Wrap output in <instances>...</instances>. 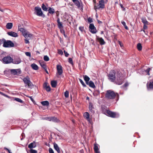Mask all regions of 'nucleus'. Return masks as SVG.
Instances as JSON below:
<instances>
[{
    "mask_svg": "<svg viewBox=\"0 0 153 153\" xmlns=\"http://www.w3.org/2000/svg\"><path fill=\"white\" fill-rule=\"evenodd\" d=\"M105 97L108 100H112L116 97L118 100L119 95L118 93H116L114 91L111 90L106 91L105 95Z\"/></svg>",
    "mask_w": 153,
    "mask_h": 153,
    "instance_id": "obj_1",
    "label": "nucleus"
},
{
    "mask_svg": "<svg viewBox=\"0 0 153 153\" xmlns=\"http://www.w3.org/2000/svg\"><path fill=\"white\" fill-rule=\"evenodd\" d=\"M124 78L122 74L120 71H117L116 79L114 83L118 85H121L123 82Z\"/></svg>",
    "mask_w": 153,
    "mask_h": 153,
    "instance_id": "obj_2",
    "label": "nucleus"
},
{
    "mask_svg": "<svg viewBox=\"0 0 153 153\" xmlns=\"http://www.w3.org/2000/svg\"><path fill=\"white\" fill-rule=\"evenodd\" d=\"M0 43L3 44V47L4 48H11L14 46V44L12 41L9 40H6L3 38L0 39Z\"/></svg>",
    "mask_w": 153,
    "mask_h": 153,
    "instance_id": "obj_3",
    "label": "nucleus"
},
{
    "mask_svg": "<svg viewBox=\"0 0 153 153\" xmlns=\"http://www.w3.org/2000/svg\"><path fill=\"white\" fill-rule=\"evenodd\" d=\"M117 71L114 70H111L110 71L108 75V79L110 81L114 82L116 79Z\"/></svg>",
    "mask_w": 153,
    "mask_h": 153,
    "instance_id": "obj_4",
    "label": "nucleus"
},
{
    "mask_svg": "<svg viewBox=\"0 0 153 153\" xmlns=\"http://www.w3.org/2000/svg\"><path fill=\"white\" fill-rule=\"evenodd\" d=\"M108 2V0H105V1L104 0H100L99 2V5H96V4L94 5V9L96 11H97V9L102 8L103 9L105 8V5L104 3H107Z\"/></svg>",
    "mask_w": 153,
    "mask_h": 153,
    "instance_id": "obj_5",
    "label": "nucleus"
},
{
    "mask_svg": "<svg viewBox=\"0 0 153 153\" xmlns=\"http://www.w3.org/2000/svg\"><path fill=\"white\" fill-rule=\"evenodd\" d=\"M35 13L38 16H42L44 17L45 16L43 14L41 8L38 7H36L34 9Z\"/></svg>",
    "mask_w": 153,
    "mask_h": 153,
    "instance_id": "obj_6",
    "label": "nucleus"
},
{
    "mask_svg": "<svg viewBox=\"0 0 153 153\" xmlns=\"http://www.w3.org/2000/svg\"><path fill=\"white\" fill-rule=\"evenodd\" d=\"M73 2L77 7V8L82 11L83 10V5L81 2H80L78 0H72Z\"/></svg>",
    "mask_w": 153,
    "mask_h": 153,
    "instance_id": "obj_7",
    "label": "nucleus"
},
{
    "mask_svg": "<svg viewBox=\"0 0 153 153\" xmlns=\"http://www.w3.org/2000/svg\"><path fill=\"white\" fill-rule=\"evenodd\" d=\"M106 113L108 116L112 118H117L119 117V115L116 112H112L109 110H107Z\"/></svg>",
    "mask_w": 153,
    "mask_h": 153,
    "instance_id": "obj_8",
    "label": "nucleus"
},
{
    "mask_svg": "<svg viewBox=\"0 0 153 153\" xmlns=\"http://www.w3.org/2000/svg\"><path fill=\"white\" fill-rule=\"evenodd\" d=\"M13 59L10 56H6L4 57L2 59L3 63L5 64L10 63L12 62Z\"/></svg>",
    "mask_w": 153,
    "mask_h": 153,
    "instance_id": "obj_9",
    "label": "nucleus"
},
{
    "mask_svg": "<svg viewBox=\"0 0 153 153\" xmlns=\"http://www.w3.org/2000/svg\"><path fill=\"white\" fill-rule=\"evenodd\" d=\"M23 80L25 83L29 87L32 86V83L31 82L28 76H27L26 77L24 78Z\"/></svg>",
    "mask_w": 153,
    "mask_h": 153,
    "instance_id": "obj_10",
    "label": "nucleus"
},
{
    "mask_svg": "<svg viewBox=\"0 0 153 153\" xmlns=\"http://www.w3.org/2000/svg\"><path fill=\"white\" fill-rule=\"evenodd\" d=\"M89 28V30L92 33L94 34L97 33V31L93 24H90Z\"/></svg>",
    "mask_w": 153,
    "mask_h": 153,
    "instance_id": "obj_11",
    "label": "nucleus"
},
{
    "mask_svg": "<svg viewBox=\"0 0 153 153\" xmlns=\"http://www.w3.org/2000/svg\"><path fill=\"white\" fill-rule=\"evenodd\" d=\"M83 116L85 118L89 123H91L92 120L91 118L90 117V115L88 112H85Z\"/></svg>",
    "mask_w": 153,
    "mask_h": 153,
    "instance_id": "obj_12",
    "label": "nucleus"
},
{
    "mask_svg": "<svg viewBox=\"0 0 153 153\" xmlns=\"http://www.w3.org/2000/svg\"><path fill=\"white\" fill-rule=\"evenodd\" d=\"M56 68L58 74L59 75H61L63 73L62 66L60 65H57L56 66Z\"/></svg>",
    "mask_w": 153,
    "mask_h": 153,
    "instance_id": "obj_13",
    "label": "nucleus"
},
{
    "mask_svg": "<svg viewBox=\"0 0 153 153\" xmlns=\"http://www.w3.org/2000/svg\"><path fill=\"white\" fill-rule=\"evenodd\" d=\"M43 88L48 92L50 91L51 88L48 82H45L44 83L43 85Z\"/></svg>",
    "mask_w": 153,
    "mask_h": 153,
    "instance_id": "obj_14",
    "label": "nucleus"
},
{
    "mask_svg": "<svg viewBox=\"0 0 153 153\" xmlns=\"http://www.w3.org/2000/svg\"><path fill=\"white\" fill-rule=\"evenodd\" d=\"M147 89H153V81H150L149 82H148L146 84Z\"/></svg>",
    "mask_w": 153,
    "mask_h": 153,
    "instance_id": "obj_15",
    "label": "nucleus"
},
{
    "mask_svg": "<svg viewBox=\"0 0 153 153\" xmlns=\"http://www.w3.org/2000/svg\"><path fill=\"white\" fill-rule=\"evenodd\" d=\"M97 39L99 42L100 45H104L105 43V42L104 39L101 37H99L97 36Z\"/></svg>",
    "mask_w": 153,
    "mask_h": 153,
    "instance_id": "obj_16",
    "label": "nucleus"
},
{
    "mask_svg": "<svg viewBox=\"0 0 153 153\" xmlns=\"http://www.w3.org/2000/svg\"><path fill=\"white\" fill-rule=\"evenodd\" d=\"M89 109L91 112L92 114L94 113V108L93 104L91 102L89 103Z\"/></svg>",
    "mask_w": 153,
    "mask_h": 153,
    "instance_id": "obj_17",
    "label": "nucleus"
},
{
    "mask_svg": "<svg viewBox=\"0 0 153 153\" xmlns=\"http://www.w3.org/2000/svg\"><path fill=\"white\" fill-rule=\"evenodd\" d=\"M98 144L96 143L95 142L94 143V149L95 153H100V152L99 151V149L98 148Z\"/></svg>",
    "mask_w": 153,
    "mask_h": 153,
    "instance_id": "obj_18",
    "label": "nucleus"
},
{
    "mask_svg": "<svg viewBox=\"0 0 153 153\" xmlns=\"http://www.w3.org/2000/svg\"><path fill=\"white\" fill-rule=\"evenodd\" d=\"M7 34L10 36L16 37L18 36L17 33L13 31H10L7 33Z\"/></svg>",
    "mask_w": 153,
    "mask_h": 153,
    "instance_id": "obj_19",
    "label": "nucleus"
},
{
    "mask_svg": "<svg viewBox=\"0 0 153 153\" xmlns=\"http://www.w3.org/2000/svg\"><path fill=\"white\" fill-rule=\"evenodd\" d=\"M53 147L55 149L57 152L58 153H60L61 151L59 148L57 144L56 143H53Z\"/></svg>",
    "mask_w": 153,
    "mask_h": 153,
    "instance_id": "obj_20",
    "label": "nucleus"
},
{
    "mask_svg": "<svg viewBox=\"0 0 153 153\" xmlns=\"http://www.w3.org/2000/svg\"><path fill=\"white\" fill-rule=\"evenodd\" d=\"M13 63L15 64H19L21 62V60L19 58H15L14 60L12 62Z\"/></svg>",
    "mask_w": 153,
    "mask_h": 153,
    "instance_id": "obj_21",
    "label": "nucleus"
},
{
    "mask_svg": "<svg viewBox=\"0 0 153 153\" xmlns=\"http://www.w3.org/2000/svg\"><path fill=\"white\" fill-rule=\"evenodd\" d=\"M57 22L58 23V27L60 29H61L62 28H63V27L62 25V23L60 22V19L59 17L57 18Z\"/></svg>",
    "mask_w": 153,
    "mask_h": 153,
    "instance_id": "obj_22",
    "label": "nucleus"
},
{
    "mask_svg": "<svg viewBox=\"0 0 153 153\" xmlns=\"http://www.w3.org/2000/svg\"><path fill=\"white\" fill-rule=\"evenodd\" d=\"M89 86V87L93 88H95L96 86L94 84V83L92 81H90L88 82V84H86Z\"/></svg>",
    "mask_w": 153,
    "mask_h": 153,
    "instance_id": "obj_23",
    "label": "nucleus"
},
{
    "mask_svg": "<svg viewBox=\"0 0 153 153\" xmlns=\"http://www.w3.org/2000/svg\"><path fill=\"white\" fill-rule=\"evenodd\" d=\"M83 77L86 84H88V82H89V81L90 79V78L87 75L83 76Z\"/></svg>",
    "mask_w": 153,
    "mask_h": 153,
    "instance_id": "obj_24",
    "label": "nucleus"
},
{
    "mask_svg": "<svg viewBox=\"0 0 153 153\" xmlns=\"http://www.w3.org/2000/svg\"><path fill=\"white\" fill-rule=\"evenodd\" d=\"M18 70V69H11L10 70V72L11 74H13L14 75H17Z\"/></svg>",
    "mask_w": 153,
    "mask_h": 153,
    "instance_id": "obj_25",
    "label": "nucleus"
},
{
    "mask_svg": "<svg viewBox=\"0 0 153 153\" xmlns=\"http://www.w3.org/2000/svg\"><path fill=\"white\" fill-rule=\"evenodd\" d=\"M50 121H52L54 122L58 123L59 122V120L56 117H51L50 120Z\"/></svg>",
    "mask_w": 153,
    "mask_h": 153,
    "instance_id": "obj_26",
    "label": "nucleus"
},
{
    "mask_svg": "<svg viewBox=\"0 0 153 153\" xmlns=\"http://www.w3.org/2000/svg\"><path fill=\"white\" fill-rule=\"evenodd\" d=\"M36 146V145L35 143H30L28 146V147L30 148V149H32L33 148H34Z\"/></svg>",
    "mask_w": 153,
    "mask_h": 153,
    "instance_id": "obj_27",
    "label": "nucleus"
},
{
    "mask_svg": "<svg viewBox=\"0 0 153 153\" xmlns=\"http://www.w3.org/2000/svg\"><path fill=\"white\" fill-rule=\"evenodd\" d=\"M23 35L25 38L28 37H30L32 36V35L30 33H29L27 31L24 33Z\"/></svg>",
    "mask_w": 153,
    "mask_h": 153,
    "instance_id": "obj_28",
    "label": "nucleus"
},
{
    "mask_svg": "<svg viewBox=\"0 0 153 153\" xmlns=\"http://www.w3.org/2000/svg\"><path fill=\"white\" fill-rule=\"evenodd\" d=\"M13 24L12 23H8L6 25V27L8 29H10L12 28Z\"/></svg>",
    "mask_w": 153,
    "mask_h": 153,
    "instance_id": "obj_29",
    "label": "nucleus"
},
{
    "mask_svg": "<svg viewBox=\"0 0 153 153\" xmlns=\"http://www.w3.org/2000/svg\"><path fill=\"white\" fill-rule=\"evenodd\" d=\"M39 62L40 65L44 69H46L47 68L46 65L44 62L40 61Z\"/></svg>",
    "mask_w": 153,
    "mask_h": 153,
    "instance_id": "obj_30",
    "label": "nucleus"
},
{
    "mask_svg": "<svg viewBox=\"0 0 153 153\" xmlns=\"http://www.w3.org/2000/svg\"><path fill=\"white\" fill-rule=\"evenodd\" d=\"M142 22L143 23L144 25H149V23L147 21L146 19L145 18H142L141 19Z\"/></svg>",
    "mask_w": 153,
    "mask_h": 153,
    "instance_id": "obj_31",
    "label": "nucleus"
},
{
    "mask_svg": "<svg viewBox=\"0 0 153 153\" xmlns=\"http://www.w3.org/2000/svg\"><path fill=\"white\" fill-rule=\"evenodd\" d=\"M31 66L32 68L35 70H37L39 69V67L38 66L34 63H33L31 65Z\"/></svg>",
    "mask_w": 153,
    "mask_h": 153,
    "instance_id": "obj_32",
    "label": "nucleus"
},
{
    "mask_svg": "<svg viewBox=\"0 0 153 153\" xmlns=\"http://www.w3.org/2000/svg\"><path fill=\"white\" fill-rule=\"evenodd\" d=\"M51 86L53 88H55L57 85V82L55 81H52L51 82Z\"/></svg>",
    "mask_w": 153,
    "mask_h": 153,
    "instance_id": "obj_33",
    "label": "nucleus"
},
{
    "mask_svg": "<svg viewBox=\"0 0 153 153\" xmlns=\"http://www.w3.org/2000/svg\"><path fill=\"white\" fill-rule=\"evenodd\" d=\"M48 11V13L51 14H53L55 12L54 9L50 7H49Z\"/></svg>",
    "mask_w": 153,
    "mask_h": 153,
    "instance_id": "obj_34",
    "label": "nucleus"
},
{
    "mask_svg": "<svg viewBox=\"0 0 153 153\" xmlns=\"http://www.w3.org/2000/svg\"><path fill=\"white\" fill-rule=\"evenodd\" d=\"M41 104L44 106H48L49 105V102L47 101H42L41 102Z\"/></svg>",
    "mask_w": 153,
    "mask_h": 153,
    "instance_id": "obj_35",
    "label": "nucleus"
},
{
    "mask_svg": "<svg viewBox=\"0 0 153 153\" xmlns=\"http://www.w3.org/2000/svg\"><path fill=\"white\" fill-rule=\"evenodd\" d=\"M137 48L138 51H141L142 49V46L140 43H138L137 44Z\"/></svg>",
    "mask_w": 153,
    "mask_h": 153,
    "instance_id": "obj_36",
    "label": "nucleus"
},
{
    "mask_svg": "<svg viewBox=\"0 0 153 153\" xmlns=\"http://www.w3.org/2000/svg\"><path fill=\"white\" fill-rule=\"evenodd\" d=\"M42 10L45 11H48V8L46 7L45 6L44 4H42Z\"/></svg>",
    "mask_w": 153,
    "mask_h": 153,
    "instance_id": "obj_37",
    "label": "nucleus"
},
{
    "mask_svg": "<svg viewBox=\"0 0 153 153\" xmlns=\"http://www.w3.org/2000/svg\"><path fill=\"white\" fill-rule=\"evenodd\" d=\"M18 30H19L20 31V32L22 33L23 35L24 34V33H25L26 31L25 30L24 28L22 27L18 28Z\"/></svg>",
    "mask_w": 153,
    "mask_h": 153,
    "instance_id": "obj_38",
    "label": "nucleus"
},
{
    "mask_svg": "<svg viewBox=\"0 0 153 153\" xmlns=\"http://www.w3.org/2000/svg\"><path fill=\"white\" fill-rule=\"evenodd\" d=\"M122 24L124 26V27L126 30H128V27L126 25V23L124 21H122L121 22Z\"/></svg>",
    "mask_w": 153,
    "mask_h": 153,
    "instance_id": "obj_39",
    "label": "nucleus"
},
{
    "mask_svg": "<svg viewBox=\"0 0 153 153\" xmlns=\"http://www.w3.org/2000/svg\"><path fill=\"white\" fill-rule=\"evenodd\" d=\"M79 80L80 82V83L82 84V86H83V87H85L86 86V85L85 84V83L84 82H83V81H82V79H79Z\"/></svg>",
    "mask_w": 153,
    "mask_h": 153,
    "instance_id": "obj_40",
    "label": "nucleus"
},
{
    "mask_svg": "<svg viewBox=\"0 0 153 153\" xmlns=\"http://www.w3.org/2000/svg\"><path fill=\"white\" fill-rule=\"evenodd\" d=\"M15 100L19 102L22 103H23V101L22 100H21V99H20L19 98H16L15 99Z\"/></svg>",
    "mask_w": 153,
    "mask_h": 153,
    "instance_id": "obj_41",
    "label": "nucleus"
},
{
    "mask_svg": "<svg viewBox=\"0 0 153 153\" xmlns=\"http://www.w3.org/2000/svg\"><path fill=\"white\" fill-rule=\"evenodd\" d=\"M151 68H148L145 71L146 73L148 75H150L149 72L151 70Z\"/></svg>",
    "mask_w": 153,
    "mask_h": 153,
    "instance_id": "obj_42",
    "label": "nucleus"
},
{
    "mask_svg": "<svg viewBox=\"0 0 153 153\" xmlns=\"http://www.w3.org/2000/svg\"><path fill=\"white\" fill-rule=\"evenodd\" d=\"M44 59L45 61H48L49 60V58L47 56L45 55L44 57Z\"/></svg>",
    "mask_w": 153,
    "mask_h": 153,
    "instance_id": "obj_43",
    "label": "nucleus"
},
{
    "mask_svg": "<svg viewBox=\"0 0 153 153\" xmlns=\"http://www.w3.org/2000/svg\"><path fill=\"white\" fill-rule=\"evenodd\" d=\"M65 97L66 98H68L69 97V92L68 91H66L65 93Z\"/></svg>",
    "mask_w": 153,
    "mask_h": 153,
    "instance_id": "obj_44",
    "label": "nucleus"
},
{
    "mask_svg": "<svg viewBox=\"0 0 153 153\" xmlns=\"http://www.w3.org/2000/svg\"><path fill=\"white\" fill-rule=\"evenodd\" d=\"M30 153H37V151L36 150L31 149L30 150Z\"/></svg>",
    "mask_w": 153,
    "mask_h": 153,
    "instance_id": "obj_45",
    "label": "nucleus"
},
{
    "mask_svg": "<svg viewBox=\"0 0 153 153\" xmlns=\"http://www.w3.org/2000/svg\"><path fill=\"white\" fill-rule=\"evenodd\" d=\"M128 82H126L123 86H122V87L124 88H126L128 86Z\"/></svg>",
    "mask_w": 153,
    "mask_h": 153,
    "instance_id": "obj_46",
    "label": "nucleus"
},
{
    "mask_svg": "<svg viewBox=\"0 0 153 153\" xmlns=\"http://www.w3.org/2000/svg\"><path fill=\"white\" fill-rule=\"evenodd\" d=\"M68 62L69 63L73 64V62L72 59L71 58H69L68 59Z\"/></svg>",
    "mask_w": 153,
    "mask_h": 153,
    "instance_id": "obj_47",
    "label": "nucleus"
},
{
    "mask_svg": "<svg viewBox=\"0 0 153 153\" xmlns=\"http://www.w3.org/2000/svg\"><path fill=\"white\" fill-rule=\"evenodd\" d=\"M58 53L61 55H63V54L62 51L60 49L58 50Z\"/></svg>",
    "mask_w": 153,
    "mask_h": 153,
    "instance_id": "obj_48",
    "label": "nucleus"
},
{
    "mask_svg": "<svg viewBox=\"0 0 153 153\" xmlns=\"http://www.w3.org/2000/svg\"><path fill=\"white\" fill-rule=\"evenodd\" d=\"M64 52L65 56L67 57L69 56V54L65 50L64 51Z\"/></svg>",
    "mask_w": 153,
    "mask_h": 153,
    "instance_id": "obj_49",
    "label": "nucleus"
},
{
    "mask_svg": "<svg viewBox=\"0 0 153 153\" xmlns=\"http://www.w3.org/2000/svg\"><path fill=\"white\" fill-rule=\"evenodd\" d=\"M25 55L27 56H29V57H31V53L29 52H26L25 53Z\"/></svg>",
    "mask_w": 153,
    "mask_h": 153,
    "instance_id": "obj_50",
    "label": "nucleus"
},
{
    "mask_svg": "<svg viewBox=\"0 0 153 153\" xmlns=\"http://www.w3.org/2000/svg\"><path fill=\"white\" fill-rule=\"evenodd\" d=\"M79 29L82 32L84 30V27H79Z\"/></svg>",
    "mask_w": 153,
    "mask_h": 153,
    "instance_id": "obj_51",
    "label": "nucleus"
},
{
    "mask_svg": "<svg viewBox=\"0 0 153 153\" xmlns=\"http://www.w3.org/2000/svg\"><path fill=\"white\" fill-rule=\"evenodd\" d=\"M27 97L29 98L30 100H31V101L34 103L35 102L34 100H33V98L31 96H26Z\"/></svg>",
    "mask_w": 153,
    "mask_h": 153,
    "instance_id": "obj_52",
    "label": "nucleus"
},
{
    "mask_svg": "<svg viewBox=\"0 0 153 153\" xmlns=\"http://www.w3.org/2000/svg\"><path fill=\"white\" fill-rule=\"evenodd\" d=\"M49 153H54V152L53 150L51 148H49Z\"/></svg>",
    "mask_w": 153,
    "mask_h": 153,
    "instance_id": "obj_53",
    "label": "nucleus"
},
{
    "mask_svg": "<svg viewBox=\"0 0 153 153\" xmlns=\"http://www.w3.org/2000/svg\"><path fill=\"white\" fill-rule=\"evenodd\" d=\"M88 21L89 23H91L93 22L92 19L91 18L89 17L88 19Z\"/></svg>",
    "mask_w": 153,
    "mask_h": 153,
    "instance_id": "obj_54",
    "label": "nucleus"
},
{
    "mask_svg": "<svg viewBox=\"0 0 153 153\" xmlns=\"http://www.w3.org/2000/svg\"><path fill=\"white\" fill-rule=\"evenodd\" d=\"M0 94H1V95H3L5 97H8V95H6V94H4V93H2V92H1V91H0Z\"/></svg>",
    "mask_w": 153,
    "mask_h": 153,
    "instance_id": "obj_55",
    "label": "nucleus"
},
{
    "mask_svg": "<svg viewBox=\"0 0 153 153\" xmlns=\"http://www.w3.org/2000/svg\"><path fill=\"white\" fill-rule=\"evenodd\" d=\"M147 25H144L143 26V29L144 30L146 29L147 28Z\"/></svg>",
    "mask_w": 153,
    "mask_h": 153,
    "instance_id": "obj_56",
    "label": "nucleus"
},
{
    "mask_svg": "<svg viewBox=\"0 0 153 153\" xmlns=\"http://www.w3.org/2000/svg\"><path fill=\"white\" fill-rule=\"evenodd\" d=\"M25 43L26 44H28L29 43V41L26 39H25Z\"/></svg>",
    "mask_w": 153,
    "mask_h": 153,
    "instance_id": "obj_57",
    "label": "nucleus"
},
{
    "mask_svg": "<svg viewBox=\"0 0 153 153\" xmlns=\"http://www.w3.org/2000/svg\"><path fill=\"white\" fill-rule=\"evenodd\" d=\"M118 43H119V44L120 45L121 47H123V45L120 41H119Z\"/></svg>",
    "mask_w": 153,
    "mask_h": 153,
    "instance_id": "obj_58",
    "label": "nucleus"
},
{
    "mask_svg": "<svg viewBox=\"0 0 153 153\" xmlns=\"http://www.w3.org/2000/svg\"><path fill=\"white\" fill-rule=\"evenodd\" d=\"M56 15L57 17V18L58 17V16H59V13L58 11H57L56 12Z\"/></svg>",
    "mask_w": 153,
    "mask_h": 153,
    "instance_id": "obj_59",
    "label": "nucleus"
},
{
    "mask_svg": "<svg viewBox=\"0 0 153 153\" xmlns=\"http://www.w3.org/2000/svg\"><path fill=\"white\" fill-rule=\"evenodd\" d=\"M120 6L121 7V8H122V9H123V10H125V8L123 6V5L121 4H120Z\"/></svg>",
    "mask_w": 153,
    "mask_h": 153,
    "instance_id": "obj_60",
    "label": "nucleus"
},
{
    "mask_svg": "<svg viewBox=\"0 0 153 153\" xmlns=\"http://www.w3.org/2000/svg\"><path fill=\"white\" fill-rule=\"evenodd\" d=\"M63 31L64 36L65 37L67 38V36L65 34V31L63 30Z\"/></svg>",
    "mask_w": 153,
    "mask_h": 153,
    "instance_id": "obj_61",
    "label": "nucleus"
},
{
    "mask_svg": "<svg viewBox=\"0 0 153 153\" xmlns=\"http://www.w3.org/2000/svg\"><path fill=\"white\" fill-rule=\"evenodd\" d=\"M44 69L45 70V71L46 72L47 74H48V71L47 70V68H46V69Z\"/></svg>",
    "mask_w": 153,
    "mask_h": 153,
    "instance_id": "obj_62",
    "label": "nucleus"
},
{
    "mask_svg": "<svg viewBox=\"0 0 153 153\" xmlns=\"http://www.w3.org/2000/svg\"><path fill=\"white\" fill-rule=\"evenodd\" d=\"M6 149V150H7L8 151V152H9V153H11L10 152V150H9L8 149H7V148H6V149Z\"/></svg>",
    "mask_w": 153,
    "mask_h": 153,
    "instance_id": "obj_63",
    "label": "nucleus"
},
{
    "mask_svg": "<svg viewBox=\"0 0 153 153\" xmlns=\"http://www.w3.org/2000/svg\"><path fill=\"white\" fill-rule=\"evenodd\" d=\"M93 2L95 4H96V0H93Z\"/></svg>",
    "mask_w": 153,
    "mask_h": 153,
    "instance_id": "obj_64",
    "label": "nucleus"
}]
</instances>
